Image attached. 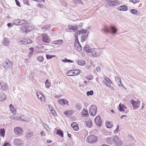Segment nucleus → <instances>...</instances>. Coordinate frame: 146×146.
<instances>
[{
	"mask_svg": "<svg viewBox=\"0 0 146 146\" xmlns=\"http://www.w3.org/2000/svg\"><path fill=\"white\" fill-rule=\"evenodd\" d=\"M82 106L81 104L80 103H77L75 106V108L78 111H80L82 108Z\"/></svg>",
	"mask_w": 146,
	"mask_h": 146,
	"instance_id": "obj_33",
	"label": "nucleus"
},
{
	"mask_svg": "<svg viewBox=\"0 0 146 146\" xmlns=\"http://www.w3.org/2000/svg\"><path fill=\"white\" fill-rule=\"evenodd\" d=\"M14 114L10 116V118L13 120H21V115L19 114Z\"/></svg>",
	"mask_w": 146,
	"mask_h": 146,
	"instance_id": "obj_14",
	"label": "nucleus"
},
{
	"mask_svg": "<svg viewBox=\"0 0 146 146\" xmlns=\"http://www.w3.org/2000/svg\"><path fill=\"white\" fill-rule=\"evenodd\" d=\"M9 41L8 39L6 38H4L3 39V41L2 42V44L5 46H7L9 44Z\"/></svg>",
	"mask_w": 146,
	"mask_h": 146,
	"instance_id": "obj_27",
	"label": "nucleus"
},
{
	"mask_svg": "<svg viewBox=\"0 0 146 146\" xmlns=\"http://www.w3.org/2000/svg\"><path fill=\"white\" fill-rule=\"evenodd\" d=\"M62 62H70L72 63V62H73V61L72 60H70L66 58H65L64 59L62 60Z\"/></svg>",
	"mask_w": 146,
	"mask_h": 146,
	"instance_id": "obj_43",
	"label": "nucleus"
},
{
	"mask_svg": "<svg viewBox=\"0 0 146 146\" xmlns=\"http://www.w3.org/2000/svg\"><path fill=\"white\" fill-rule=\"evenodd\" d=\"M45 84L47 88H48L50 87V83L48 82V80L47 79L46 80L45 82Z\"/></svg>",
	"mask_w": 146,
	"mask_h": 146,
	"instance_id": "obj_42",
	"label": "nucleus"
},
{
	"mask_svg": "<svg viewBox=\"0 0 146 146\" xmlns=\"http://www.w3.org/2000/svg\"><path fill=\"white\" fill-rule=\"evenodd\" d=\"M73 113V111L71 110H66L64 113L66 116H68L69 115H71Z\"/></svg>",
	"mask_w": 146,
	"mask_h": 146,
	"instance_id": "obj_36",
	"label": "nucleus"
},
{
	"mask_svg": "<svg viewBox=\"0 0 146 146\" xmlns=\"http://www.w3.org/2000/svg\"><path fill=\"white\" fill-rule=\"evenodd\" d=\"M71 126L73 129L76 131H78L79 129V127L77 125V124L76 122H74L72 123L71 124Z\"/></svg>",
	"mask_w": 146,
	"mask_h": 146,
	"instance_id": "obj_23",
	"label": "nucleus"
},
{
	"mask_svg": "<svg viewBox=\"0 0 146 146\" xmlns=\"http://www.w3.org/2000/svg\"><path fill=\"white\" fill-rule=\"evenodd\" d=\"M9 107L10 108L11 112L13 114H15L16 112V110L15 109H14L13 106L12 104L9 105Z\"/></svg>",
	"mask_w": 146,
	"mask_h": 146,
	"instance_id": "obj_30",
	"label": "nucleus"
},
{
	"mask_svg": "<svg viewBox=\"0 0 146 146\" xmlns=\"http://www.w3.org/2000/svg\"><path fill=\"white\" fill-rule=\"evenodd\" d=\"M42 41L45 43H49L50 42V39L47 34L43 33L42 34Z\"/></svg>",
	"mask_w": 146,
	"mask_h": 146,
	"instance_id": "obj_8",
	"label": "nucleus"
},
{
	"mask_svg": "<svg viewBox=\"0 0 146 146\" xmlns=\"http://www.w3.org/2000/svg\"><path fill=\"white\" fill-rule=\"evenodd\" d=\"M68 28L69 29L72 31L73 32H75L78 29V27L76 25L72 26L71 25H68Z\"/></svg>",
	"mask_w": 146,
	"mask_h": 146,
	"instance_id": "obj_21",
	"label": "nucleus"
},
{
	"mask_svg": "<svg viewBox=\"0 0 146 146\" xmlns=\"http://www.w3.org/2000/svg\"><path fill=\"white\" fill-rule=\"evenodd\" d=\"M56 134L59 135L62 137H63V133L61 130H58L56 132Z\"/></svg>",
	"mask_w": 146,
	"mask_h": 146,
	"instance_id": "obj_40",
	"label": "nucleus"
},
{
	"mask_svg": "<svg viewBox=\"0 0 146 146\" xmlns=\"http://www.w3.org/2000/svg\"><path fill=\"white\" fill-rule=\"evenodd\" d=\"M115 81L117 84L119 86H121L123 85L121 83L120 78L118 76H116L115 77Z\"/></svg>",
	"mask_w": 146,
	"mask_h": 146,
	"instance_id": "obj_25",
	"label": "nucleus"
},
{
	"mask_svg": "<svg viewBox=\"0 0 146 146\" xmlns=\"http://www.w3.org/2000/svg\"><path fill=\"white\" fill-rule=\"evenodd\" d=\"M55 56H56L55 55H50V54H46V58L48 59H51L53 57H55Z\"/></svg>",
	"mask_w": 146,
	"mask_h": 146,
	"instance_id": "obj_44",
	"label": "nucleus"
},
{
	"mask_svg": "<svg viewBox=\"0 0 146 146\" xmlns=\"http://www.w3.org/2000/svg\"><path fill=\"white\" fill-rule=\"evenodd\" d=\"M104 82L105 83V84H106V85L109 87L110 89L111 90H113V87L110 84V83H107L106 82H105L104 81Z\"/></svg>",
	"mask_w": 146,
	"mask_h": 146,
	"instance_id": "obj_50",
	"label": "nucleus"
},
{
	"mask_svg": "<svg viewBox=\"0 0 146 146\" xmlns=\"http://www.w3.org/2000/svg\"><path fill=\"white\" fill-rule=\"evenodd\" d=\"M50 111L52 114L53 115H54V114L56 112L55 111L54 109H50Z\"/></svg>",
	"mask_w": 146,
	"mask_h": 146,
	"instance_id": "obj_57",
	"label": "nucleus"
},
{
	"mask_svg": "<svg viewBox=\"0 0 146 146\" xmlns=\"http://www.w3.org/2000/svg\"><path fill=\"white\" fill-rule=\"evenodd\" d=\"M40 134L42 136H45L44 134V133L43 131H42L40 133Z\"/></svg>",
	"mask_w": 146,
	"mask_h": 146,
	"instance_id": "obj_63",
	"label": "nucleus"
},
{
	"mask_svg": "<svg viewBox=\"0 0 146 146\" xmlns=\"http://www.w3.org/2000/svg\"><path fill=\"white\" fill-rule=\"evenodd\" d=\"M14 143L17 146H21L23 144L22 140L19 139H16L14 140Z\"/></svg>",
	"mask_w": 146,
	"mask_h": 146,
	"instance_id": "obj_17",
	"label": "nucleus"
},
{
	"mask_svg": "<svg viewBox=\"0 0 146 146\" xmlns=\"http://www.w3.org/2000/svg\"><path fill=\"white\" fill-rule=\"evenodd\" d=\"M27 23L26 21L23 19H17L14 20L12 23L17 26L21 25V31L23 32L28 33L31 31L33 28L30 24Z\"/></svg>",
	"mask_w": 146,
	"mask_h": 146,
	"instance_id": "obj_1",
	"label": "nucleus"
},
{
	"mask_svg": "<svg viewBox=\"0 0 146 146\" xmlns=\"http://www.w3.org/2000/svg\"><path fill=\"white\" fill-rule=\"evenodd\" d=\"M118 110L120 111L124 112L125 111L124 109H127L126 106L124 104H121L120 103L117 107Z\"/></svg>",
	"mask_w": 146,
	"mask_h": 146,
	"instance_id": "obj_18",
	"label": "nucleus"
},
{
	"mask_svg": "<svg viewBox=\"0 0 146 146\" xmlns=\"http://www.w3.org/2000/svg\"><path fill=\"white\" fill-rule=\"evenodd\" d=\"M3 146H11L10 145L9 143H4Z\"/></svg>",
	"mask_w": 146,
	"mask_h": 146,
	"instance_id": "obj_59",
	"label": "nucleus"
},
{
	"mask_svg": "<svg viewBox=\"0 0 146 146\" xmlns=\"http://www.w3.org/2000/svg\"><path fill=\"white\" fill-rule=\"evenodd\" d=\"M86 77L87 79L89 80H92V79L93 77L92 76H86Z\"/></svg>",
	"mask_w": 146,
	"mask_h": 146,
	"instance_id": "obj_53",
	"label": "nucleus"
},
{
	"mask_svg": "<svg viewBox=\"0 0 146 146\" xmlns=\"http://www.w3.org/2000/svg\"><path fill=\"white\" fill-rule=\"evenodd\" d=\"M21 120L23 121H28L30 120L29 118L27 116L21 115Z\"/></svg>",
	"mask_w": 146,
	"mask_h": 146,
	"instance_id": "obj_29",
	"label": "nucleus"
},
{
	"mask_svg": "<svg viewBox=\"0 0 146 146\" xmlns=\"http://www.w3.org/2000/svg\"><path fill=\"white\" fill-rule=\"evenodd\" d=\"M98 140L97 137L94 135H91L88 136L86 140L87 142L90 143H96Z\"/></svg>",
	"mask_w": 146,
	"mask_h": 146,
	"instance_id": "obj_4",
	"label": "nucleus"
},
{
	"mask_svg": "<svg viewBox=\"0 0 146 146\" xmlns=\"http://www.w3.org/2000/svg\"><path fill=\"white\" fill-rule=\"evenodd\" d=\"M85 123L88 127H91L92 126V120L89 119L87 118L85 121Z\"/></svg>",
	"mask_w": 146,
	"mask_h": 146,
	"instance_id": "obj_19",
	"label": "nucleus"
},
{
	"mask_svg": "<svg viewBox=\"0 0 146 146\" xmlns=\"http://www.w3.org/2000/svg\"><path fill=\"white\" fill-rule=\"evenodd\" d=\"M119 126L118 125H117V128L114 131V133H117L119 130Z\"/></svg>",
	"mask_w": 146,
	"mask_h": 146,
	"instance_id": "obj_55",
	"label": "nucleus"
},
{
	"mask_svg": "<svg viewBox=\"0 0 146 146\" xmlns=\"http://www.w3.org/2000/svg\"><path fill=\"white\" fill-rule=\"evenodd\" d=\"M106 141L108 144H112L114 141V139H113L111 137H108L106 139Z\"/></svg>",
	"mask_w": 146,
	"mask_h": 146,
	"instance_id": "obj_26",
	"label": "nucleus"
},
{
	"mask_svg": "<svg viewBox=\"0 0 146 146\" xmlns=\"http://www.w3.org/2000/svg\"><path fill=\"white\" fill-rule=\"evenodd\" d=\"M24 3L25 4H26V5H29V4H28V1H27V0H26V1H25L24 2Z\"/></svg>",
	"mask_w": 146,
	"mask_h": 146,
	"instance_id": "obj_62",
	"label": "nucleus"
},
{
	"mask_svg": "<svg viewBox=\"0 0 146 146\" xmlns=\"http://www.w3.org/2000/svg\"><path fill=\"white\" fill-rule=\"evenodd\" d=\"M77 62L78 65L81 66H83L86 63V62L85 61L81 59L77 60Z\"/></svg>",
	"mask_w": 146,
	"mask_h": 146,
	"instance_id": "obj_31",
	"label": "nucleus"
},
{
	"mask_svg": "<svg viewBox=\"0 0 146 146\" xmlns=\"http://www.w3.org/2000/svg\"><path fill=\"white\" fill-rule=\"evenodd\" d=\"M16 3L17 5L19 7H21L20 3L17 1V0H15Z\"/></svg>",
	"mask_w": 146,
	"mask_h": 146,
	"instance_id": "obj_58",
	"label": "nucleus"
},
{
	"mask_svg": "<svg viewBox=\"0 0 146 146\" xmlns=\"http://www.w3.org/2000/svg\"><path fill=\"white\" fill-rule=\"evenodd\" d=\"M33 132H31L29 133H27L26 136L27 137L29 138L33 136Z\"/></svg>",
	"mask_w": 146,
	"mask_h": 146,
	"instance_id": "obj_48",
	"label": "nucleus"
},
{
	"mask_svg": "<svg viewBox=\"0 0 146 146\" xmlns=\"http://www.w3.org/2000/svg\"><path fill=\"white\" fill-rule=\"evenodd\" d=\"M50 27V25H46L44 26L42 28V29L44 31H46L47 29H48L49 27Z\"/></svg>",
	"mask_w": 146,
	"mask_h": 146,
	"instance_id": "obj_45",
	"label": "nucleus"
},
{
	"mask_svg": "<svg viewBox=\"0 0 146 146\" xmlns=\"http://www.w3.org/2000/svg\"><path fill=\"white\" fill-rule=\"evenodd\" d=\"M107 3L110 6H115L119 4V2L117 1L114 0H106Z\"/></svg>",
	"mask_w": 146,
	"mask_h": 146,
	"instance_id": "obj_12",
	"label": "nucleus"
},
{
	"mask_svg": "<svg viewBox=\"0 0 146 146\" xmlns=\"http://www.w3.org/2000/svg\"><path fill=\"white\" fill-rule=\"evenodd\" d=\"M7 88V86L6 84L0 83V89L3 90H6Z\"/></svg>",
	"mask_w": 146,
	"mask_h": 146,
	"instance_id": "obj_22",
	"label": "nucleus"
},
{
	"mask_svg": "<svg viewBox=\"0 0 146 146\" xmlns=\"http://www.w3.org/2000/svg\"><path fill=\"white\" fill-rule=\"evenodd\" d=\"M19 43L22 44H29L32 43V40L29 39L23 38L21 39Z\"/></svg>",
	"mask_w": 146,
	"mask_h": 146,
	"instance_id": "obj_16",
	"label": "nucleus"
},
{
	"mask_svg": "<svg viewBox=\"0 0 146 146\" xmlns=\"http://www.w3.org/2000/svg\"><path fill=\"white\" fill-rule=\"evenodd\" d=\"M133 105V108L134 110L137 109L139 106L140 105V101H137L136 102L132 100L130 102Z\"/></svg>",
	"mask_w": 146,
	"mask_h": 146,
	"instance_id": "obj_10",
	"label": "nucleus"
},
{
	"mask_svg": "<svg viewBox=\"0 0 146 146\" xmlns=\"http://www.w3.org/2000/svg\"><path fill=\"white\" fill-rule=\"evenodd\" d=\"M93 91L91 90L90 91H88L86 93V94L87 96H92L93 94Z\"/></svg>",
	"mask_w": 146,
	"mask_h": 146,
	"instance_id": "obj_49",
	"label": "nucleus"
},
{
	"mask_svg": "<svg viewBox=\"0 0 146 146\" xmlns=\"http://www.w3.org/2000/svg\"><path fill=\"white\" fill-rule=\"evenodd\" d=\"M94 121L95 123L99 126H100L102 124V120L99 115L96 116L95 118Z\"/></svg>",
	"mask_w": 146,
	"mask_h": 146,
	"instance_id": "obj_15",
	"label": "nucleus"
},
{
	"mask_svg": "<svg viewBox=\"0 0 146 146\" xmlns=\"http://www.w3.org/2000/svg\"><path fill=\"white\" fill-rule=\"evenodd\" d=\"M81 72V70L79 69L73 70L68 71L66 73L67 76H73L79 75Z\"/></svg>",
	"mask_w": 146,
	"mask_h": 146,
	"instance_id": "obj_5",
	"label": "nucleus"
},
{
	"mask_svg": "<svg viewBox=\"0 0 146 146\" xmlns=\"http://www.w3.org/2000/svg\"><path fill=\"white\" fill-rule=\"evenodd\" d=\"M74 48L77 51L79 52H80L82 50V48L79 42L78 38H76L75 41Z\"/></svg>",
	"mask_w": 146,
	"mask_h": 146,
	"instance_id": "obj_9",
	"label": "nucleus"
},
{
	"mask_svg": "<svg viewBox=\"0 0 146 146\" xmlns=\"http://www.w3.org/2000/svg\"><path fill=\"white\" fill-rule=\"evenodd\" d=\"M104 79L107 82H108V83H111V81L107 77L105 76L104 77Z\"/></svg>",
	"mask_w": 146,
	"mask_h": 146,
	"instance_id": "obj_46",
	"label": "nucleus"
},
{
	"mask_svg": "<svg viewBox=\"0 0 146 146\" xmlns=\"http://www.w3.org/2000/svg\"><path fill=\"white\" fill-rule=\"evenodd\" d=\"M114 141L116 146H122L123 145L121 141L117 135H115L114 137Z\"/></svg>",
	"mask_w": 146,
	"mask_h": 146,
	"instance_id": "obj_11",
	"label": "nucleus"
},
{
	"mask_svg": "<svg viewBox=\"0 0 146 146\" xmlns=\"http://www.w3.org/2000/svg\"><path fill=\"white\" fill-rule=\"evenodd\" d=\"M88 37V35L87 34H84L82 36L81 41L82 42H84L86 40Z\"/></svg>",
	"mask_w": 146,
	"mask_h": 146,
	"instance_id": "obj_32",
	"label": "nucleus"
},
{
	"mask_svg": "<svg viewBox=\"0 0 146 146\" xmlns=\"http://www.w3.org/2000/svg\"><path fill=\"white\" fill-rule=\"evenodd\" d=\"M102 30L107 34L110 33L111 34H115L116 33L117 29L115 27L111 25L109 27H104Z\"/></svg>",
	"mask_w": 146,
	"mask_h": 146,
	"instance_id": "obj_3",
	"label": "nucleus"
},
{
	"mask_svg": "<svg viewBox=\"0 0 146 146\" xmlns=\"http://www.w3.org/2000/svg\"><path fill=\"white\" fill-rule=\"evenodd\" d=\"M62 40H55L53 41V44L58 45L61 44L62 42Z\"/></svg>",
	"mask_w": 146,
	"mask_h": 146,
	"instance_id": "obj_34",
	"label": "nucleus"
},
{
	"mask_svg": "<svg viewBox=\"0 0 146 146\" xmlns=\"http://www.w3.org/2000/svg\"><path fill=\"white\" fill-rule=\"evenodd\" d=\"M5 134V131L4 129H0V136L4 137Z\"/></svg>",
	"mask_w": 146,
	"mask_h": 146,
	"instance_id": "obj_35",
	"label": "nucleus"
},
{
	"mask_svg": "<svg viewBox=\"0 0 146 146\" xmlns=\"http://www.w3.org/2000/svg\"><path fill=\"white\" fill-rule=\"evenodd\" d=\"M12 64L13 63L11 61L7 60L4 62L3 66L7 70L9 69L12 66Z\"/></svg>",
	"mask_w": 146,
	"mask_h": 146,
	"instance_id": "obj_7",
	"label": "nucleus"
},
{
	"mask_svg": "<svg viewBox=\"0 0 146 146\" xmlns=\"http://www.w3.org/2000/svg\"><path fill=\"white\" fill-rule=\"evenodd\" d=\"M84 50L87 52L88 53V54L91 56L96 57L99 56L102 54L100 50L97 48H90L88 45H86L84 48Z\"/></svg>",
	"mask_w": 146,
	"mask_h": 146,
	"instance_id": "obj_2",
	"label": "nucleus"
},
{
	"mask_svg": "<svg viewBox=\"0 0 146 146\" xmlns=\"http://www.w3.org/2000/svg\"><path fill=\"white\" fill-rule=\"evenodd\" d=\"M82 113L85 117H86L88 115V111L85 109H84L82 111Z\"/></svg>",
	"mask_w": 146,
	"mask_h": 146,
	"instance_id": "obj_37",
	"label": "nucleus"
},
{
	"mask_svg": "<svg viewBox=\"0 0 146 146\" xmlns=\"http://www.w3.org/2000/svg\"><path fill=\"white\" fill-rule=\"evenodd\" d=\"M105 123L107 127L108 128H111L113 126L112 123L111 122H108L107 123L106 122Z\"/></svg>",
	"mask_w": 146,
	"mask_h": 146,
	"instance_id": "obj_38",
	"label": "nucleus"
},
{
	"mask_svg": "<svg viewBox=\"0 0 146 146\" xmlns=\"http://www.w3.org/2000/svg\"><path fill=\"white\" fill-rule=\"evenodd\" d=\"M97 111L96 107L94 105L91 106L90 108L89 112L90 114L92 116H94L96 115Z\"/></svg>",
	"mask_w": 146,
	"mask_h": 146,
	"instance_id": "obj_6",
	"label": "nucleus"
},
{
	"mask_svg": "<svg viewBox=\"0 0 146 146\" xmlns=\"http://www.w3.org/2000/svg\"><path fill=\"white\" fill-rule=\"evenodd\" d=\"M80 31H81V34L84 33H86L87 32V30L86 29H82Z\"/></svg>",
	"mask_w": 146,
	"mask_h": 146,
	"instance_id": "obj_56",
	"label": "nucleus"
},
{
	"mask_svg": "<svg viewBox=\"0 0 146 146\" xmlns=\"http://www.w3.org/2000/svg\"><path fill=\"white\" fill-rule=\"evenodd\" d=\"M7 26L8 27H12L13 26V25L11 23H8L7 24Z\"/></svg>",
	"mask_w": 146,
	"mask_h": 146,
	"instance_id": "obj_61",
	"label": "nucleus"
},
{
	"mask_svg": "<svg viewBox=\"0 0 146 146\" xmlns=\"http://www.w3.org/2000/svg\"><path fill=\"white\" fill-rule=\"evenodd\" d=\"M140 1L139 0H133V3L134 4H135L139 2Z\"/></svg>",
	"mask_w": 146,
	"mask_h": 146,
	"instance_id": "obj_60",
	"label": "nucleus"
},
{
	"mask_svg": "<svg viewBox=\"0 0 146 146\" xmlns=\"http://www.w3.org/2000/svg\"><path fill=\"white\" fill-rule=\"evenodd\" d=\"M81 34V31L80 30L77 31L75 33V35L76 36H78V35H80Z\"/></svg>",
	"mask_w": 146,
	"mask_h": 146,
	"instance_id": "obj_51",
	"label": "nucleus"
},
{
	"mask_svg": "<svg viewBox=\"0 0 146 146\" xmlns=\"http://www.w3.org/2000/svg\"><path fill=\"white\" fill-rule=\"evenodd\" d=\"M30 50L29 54L31 55L32 54L33 52L34 51V49L33 48H29Z\"/></svg>",
	"mask_w": 146,
	"mask_h": 146,
	"instance_id": "obj_54",
	"label": "nucleus"
},
{
	"mask_svg": "<svg viewBox=\"0 0 146 146\" xmlns=\"http://www.w3.org/2000/svg\"><path fill=\"white\" fill-rule=\"evenodd\" d=\"M37 96L38 99H40L41 100L43 101L44 100V98L43 95L41 94H38V93H37Z\"/></svg>",
	"mask_w": 146,
	"mask_h": 146,
	"instance_id": "obj_39",
	"label": "nucleus"
},
{
	"mask_svg": "<svg viewBox=\"0 0 146 146\" xmlns=\"http://www.w3.org/2000/svg\"><path fill=\"white\" fill-rule=\"evenodd\" d=\"M58 103L59 104L63 105L67 104L68 103V101L65 99H60L58 101Z\"/></svg>",
	"mask_w": 146,
	"mask_h": 146,
	"instance_id": "obj_24",
	"label": "nucleus"
},
{
	"mask_svg": "<svg viewBox=\"0 0 146 146\" xmlns=\"http://www.w3.org/2000/svg\"><path fill=\"white\" fill-rule=\"evenodd\" d=\"M49 108L50 111V109H54V108H53V106H49Z\"/></svg>",
	"mask_w": 146,
	"mask_h": 146,
	"instance_id": "obj_64",
	"label": "nucleus"
},
{
	"mask_svg": "<svg viewBox=\"0 0 146 146\" xmlns=\"http://www.w3.org/2000/svg\"><path fill=\"white\" fill-rule=\"evenodd\" d=\"M117 9L120 11H126L127 10V7L125 5H122L118 7Z\"/></svg>",
	"mask_w": 146,
	"mask_h": 146,
	"instance_id": "obj_20",
	"label": "nucleus"
},
{
	"mask_svg": "<svg viewBox=\"0 0 146 146\" xmlns=\"http://www.w3.org/2000/svg\"><path fill=\"white\" fill-rule=\"evenodd\" d=\"M6 96L2 92H0V101H1L5 100Z\"/></svg>",
	"mask_w": 146,
	"mask_h": 146,
	"instance_id": "obj_28",
	"label": "nucleus"
},
{
	"mask_svg": "<svg viewBox=\"0 0 146 146\" xmlns=\"http://www.w3.org/2000/svg\"><path fill=\"white\" fill-rule=\"evenodd\" d=\"M130 12L133 14L135 15H137V10L135 9H131L130 10Z\"/></svg>",
	"mask_w": 146,
	"mask_h": 146,
	"instance_id": "obj_41",
	"label": "nucleus"
},
{
	"mask_svg": "<svg viewBox=\"0 0 146 146\" xmlns=\"http://www.w3.org/2000/svg\"><path fill=\"white\" fill-rule=\"evenodd\" d=\"M14 131L16 135H21L23 133V130L21 127H17L14 128Z\"/></svg>",
	"mask_w": 146,
	"mask_h": 146,
	"instance_id": "obj_13",
	"label": "nucleus"
},
{
	"mask_svg": "<svg viewBox=\"0 0 146 146\" xmlns=\"http://www.w3.org/2000/svg\"><path fill=\"white\" fill-rule=\"evenodd\" d=\"M37 7L42 9H44L45 8V6L40 3H39L38 4Z\"/></svg>",
	"mask_w": 146,
	"mask_h": 146,
	"instance_id": "obj_52",
	"label": "nucleus"
},
{
	"mask_svg": "<svg viewBox=\"0 0 146 146\" xmlns=\"http://www.w3.org/2000/svg\"><path fill=\"white\" fill-rule=\"evenodd\" d=\"M37 59L40 62H42L43 61L44 59L42 56H40L37 57Z\"/></svg>",
	"mask_w": 146,
	"mask_h": 146,
	"instance_id": "obj_47",
	"label": "nucleus"
}]
</instances>
